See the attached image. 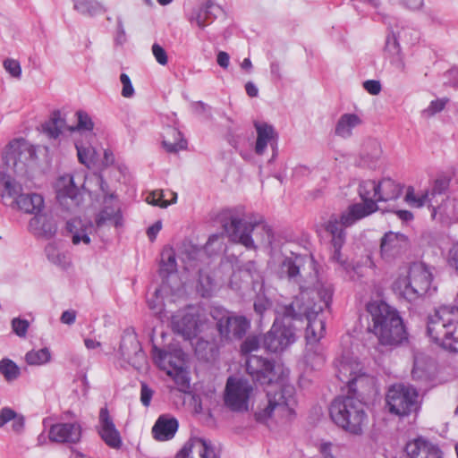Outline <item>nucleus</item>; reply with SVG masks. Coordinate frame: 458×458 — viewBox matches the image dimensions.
<instances>
[{
	"label": "nucleus",
	"instance_id": "nucleus-1",
	"mask_svg": "<svg viewBox=\"0 0 458 458\" xmlns=\"http://www.w3.org/2000/svg\"><path fill=\"white\" fill-rule=\"evenodd\" d=\"M300 289V297L291 304L283 306L276 318L284 325H293V321L306 318V338L310 343H317L326 333L322 313L330 307L333 290L318 281L312 287L301 285Z\"/></svg>",
	"mask_w": 458,
	"mask_h": 458
},
{
	"label": "nucleus",
	"instance_id": "nucleus-2",
	"mask_svg": "<svg viewBox=\"0 0 458 458\" xmlns=\"http://www.w3.org/2000/svg\"><path fill=\"white\" fill-rule=\"evenodd\" d=\"M370 317V332L381 346L393 350L409 342V334L399 310L383 300L370 301L366 305Z\"/></svg>",
	"mask_w": 458,
	"mask_h": 458
},
{
	"label": "nucleus",
	"instance_id": "nucleus-3",
	"mask_svg": "<svg viewBox=\"0 0 458 458\" xmlns=\"http://www.w3.org/2000/svg\"><path fill=\"white\" fill-rule=\"evenodd\" d=\"M220 222L231 242L240 243L245 248L256 249L252 232L255 228H261V242L272 246L275 242V234L272 227L265 223L262 216L251 214L246 219L242 218L233 209H227L221 213Z\"/></svg>",
	"mask_w": 458,
	"mask_h": 458
},
{
	"label": "nucleus",
	"instance_id": "nucleus-4",
	"mask_svg": "<svg viewBox=\"0 0 458 458\" xmlns=\"http://www.w3.org/2000/svg\"><path fill=\"white\" fill-rule=\"evenodd\" d=\"M365 406V402L357 396L339 395L329 406V416L332 421L345 432L361 436L369 420Z\"/></svg>",
	"mask_w": 458,
	"mask_h": 458
},
{
	"label": "nucleus",
	"instance_id": "nucleus-5",
	"mask_svg": "<svg viewBox=\"0 0 458 458\" xmlns=\"http://www.w3.org/2000/svg\"><path fill=\"white\" fill-rule=\"evenodd\" d=\"M427 335L431 342L452 353H458V306L442 305L428 315Z\"/></svg>",
	"mask_w": 458,
	"mask_h": 458
},
{
	"label": "nucleus",
	"instance_id": "nucleus-6",
	"mask_svg": "<svg viewBox=\"0 0 458 458\" xmlns=\"http://www.w3.org/2000/svg\"><path fill=\"white\" fill-rule=\"evenodd\" d=\"M432 274L422 263H412L406 276H399L393 283V290L409 301L425 295L430 289Z\"/></svg>",
	"mask_w": 458,
	"mask_h": 458
},
{
	"label": "nucleus",
	"instance_id": "nucleus-7",
	"mask_svg": "<svg viewBox=\"0 0 458 458\" xmlns=\"http://www.w3.org/2000/svg\"><path fill=\"white\" fill-rule=\"evenodd\" d=\"M267 405L266 408L255 412V420L259 422L266 421L276 411L281 417H289L294 414L296 405L295 389L291 385H284L274 391L267 393Z\"/></svg>",
	"mask_w": 458,
	"mask_h": 458
},
{
	"label": "nucleus",
	"instance_id": "nucleus-8",
	"mask_svg": "<svg viewBox=\"0 0 458 458\" xmlns=\"http://www.w3.org/2000/svg\"><path fill=\"white\" fill-rule=\"evenodd\" d=\"M389 412L399 417L416 413L420 406L419 393L411 385L394 384L389 387L386 395Z\"/></svg>",
	"mask_w": 458,
	"mask_h": 458
},
{
	"label": "nucleus",
	"instance_id": "nucleus-9",
	"mask_svg": "<svg viewBox=\"0 0 458 458\" xmlns=\"http://www.w3.org/2000/svg\"><path fill=\"white\" fill-rule=\"evenodd\" d=\"M297 340L294 325L279 323L276 318L270 329L262 335L263 348L272 353H282Z\"/></svg>",
	"mask_w": 458,
	"mask_h": 458
},
{
	"label": "nucleus",
	"instance_id": "nucleus-10",
	"mask_svg": "<svg viewBox=\"0 0 458 458\" xmlns=\"http://www.w3.org/2000/svg\"><path fill=\"white\" fill-rule=\"evenodd\" d=\"M36 156V149L24 139H14L9 142L3 155L7 169L15 174L26 171V161Z\"/></svg>",
	"mask_w": 458,
	"mask_h": 458
},
{
	"label": "nucleus",
	"instance_id": "nucleus-11",
	"mask_svg": "<svg viewBox=\"0 0 458 458\" xmlns=\"http://www.w3.org/2000/svg\"><path fill=\"white\" fill-rule=\"evenodd\" d=\"M252 386L246 379H227L225 393V403L233 411L242 412L248 411L250 394Z\"/></svg>",
	"mask_w": 458,
	"mask_h": 458
},
{
	"label": "nucleus",
	"instance_id": "nucleus-12",
	"mask_svg": "<svg viewBox=\"0 0 458 458\" xmlns=\"http://www.w3.org/2000/svg\"><path fill=\"white\" fill-rule=\"evenodd\" d=\"M246 372L252 381L261 386H268L277 379L274 360L251 354L245 360Z\"/></svg>",
	"mask_w": 458,
	"mask_h": 458
},
{
	"label": "nucleus",
	"instance_id": "nucleus-13",
	"mask_svg": "<svg viewBox=\"0 0 458 458\" xmlns=\"http://www.w3.org/2000/svg\"><path fill=\"white\" fill-rule=\"evenodd\" d=\"M213 318L216 320V329L225 339H242L250 327V322L244 316H233L229 311L216 310Z\"/></svg>",
	"mask_w": 458,
	"mask_h": 458
},
{
	"label": "nucleus",
	"instance_id": "nucleus-14",
	"mask_svg": "<svg viewBox=\"0 0 458 458\" xmlns=\"http://www.w3.org/2000/svg\"><path fill=\"white\" fill-rule=\"evenodd\" d=\"M119 353L125 361L134 368H140L145 360V353L133 327H127L123 330Z\"/></svg>",
	"mask_w": 458,
	"mask_h": 458
},
{
	"label": "nucleus",
	"instance_id": "nucleus-15",
	"mask_svg": "<svg viewBox=\"0 0 458 458\" xmlns=\"http://www.w3.org/2000/svg\"><path fill=\"white\" fill-rule=\"evenodd\" d=\"M306 265H309V267L315 271L313 257L291 252L290 256L284 257L281 261L278 276L281 279L286 278L289 281L301 284V271L305 270Z\"/></svg>",
	"mask_w": 458,
	"mask_h": 458
},
{
	"label": "nucleus",
	"instance_id": "nucleus-16",
	"mask_svg": "<svg viewBox=\"0 0 458 458\" xmlns=\"http://www.w3.org/2000/svg\"><path fill=\"white\" fill-rule=\"evenodd\" d=\"M409 247L408 237L401 233L386 232L380 240V257L391 263L405 255Z\"/></svg>",
	"mask_w": 458,
	"mask_h": 458
},
{
	"label": "nucleus",
	"instance_id": "nucleus-17",
	"mask_svg": "<svg viewBox=\"0 0 458 458\" xmlns=\"http://www.w3.org/2000/svg\"><path fill=\"white\" fill-rule=\"evenodd\" d=\"M443 451L430 440L418 437L406 443L400 458H443Z\"/></svg>",
	"mask_w": 458,
	"mask_h": 458
},
{
	"label": "nucleus",
	"instance_id": "nucleus-18",
	"mask_svg": "<svg viewBox=\"0 0 458 458\" xmlns=\"http://www.w3.org/2000/svg\"><path fill=\"white\" fill-rule=\"evenodd\" d=\"M254 127L257 131V140L255 144V153L257 155H263L267 144L272 148V157L269 162L276 158L278 155V134L274 127L267 123H254Z\"/></svg>",
	"mask_w": 458,
	"mask_h": 458
},
{
	"label": "nucleus",
	"instance_id": "nucleus-19",
	"mask_svg": "<svg viewBox=\"0 0 458 458\" xmlns=\"http://www.w3.org/2000/svg\"><path fill=\"white\" fill-rule=\"evenodd\" d=\"M174 458H218L209 441L201 437L190 438Z\"/></svg>",
	"mask_w": 458,
	"mask_h": 458
},
{
	"label": "nucleus",
	"instance_id": "nucleus-20",
	"mask_svg": "<svg viewBox=\"0 0 458 458\" xmlns=\"http://www.w3.org/2000/svg\"><path fill=\"white\" fill-rule=\"evenodd\" d=\"M99 428L98 434L102 440L111 448L119 449L122 446V438L119 431L109 414L106 406L102 407L99 411Z\"/></svg>",
	"mask_w": 458,
	"mask_h": 458
},
{
	"label": "nucleus",
	"instance_id": "nucleus-21",
	"mask_svg": "<svg viewBox=\"0 0 458 458\" xmlns=\"http://www.w3.org/2000/svg\"><path fill=\"white\" fill-rule=\"evenodd\" d=\"M56 199L61 205L78 207L82 199L80 189L75 185L73 176L60 177L56 185Z\"/></svg>",
	"mask_w": 458,
	"mask_h": 458
},
{
	"label": "nucleus",
	"instance_id": "nucleus-22",
	"mask_svg": "<svg viewBox=\"0 0 458 458\" xmlns=\"http://www.w3.org/2000/svg\"><path fill=\"white\" fill-rule=\"evenodd\" d=\"M48 437L55 443L76 444L81 437V427L79 423H56L51 426Z\"/></svg>",
	"mask_w": 458,
	"mask_h": 458
},
{
	"label": "nucleus",
	"instance_id": "nucleus-23",
	"mask_svg": "<svg viewBox=\"0 0 458 458\" xmlns=\"http://www.w3.org/2000/svg\"><path fill=\"white\" fill-rule=\"evenodd\" d=\"M153 356L157 365L166 373L168 370H180L183 369L184 359L183 352L181 349H174L173 351H165L153 346Z\"/></svg>",
	"mask_w": 458,
	"mask_h": 458
},
{
	"label": "nucleus",
	"instance_id": "nucleus-24",
	"mask_svg": "<svg viewBox=\"0 0 458 458\" xmlns=\"http://www.w3.org/2000/svg\"><path fill=\"white\" fill-rule=\"evenodd\" d=\"M378 207L377 204H375V201L352 204L341 214L342 223L345 226H352L358 221L375 213Z\"/></svg>",
	"mask_w": 458,
	"mask_h": 458
},
{
	"label": "nucleus",
	"instance_id": "nucleus-25",
	"mask_svg": "<svg viewBox=\"0 0 458 458\" xmlns=\"http://www.w3.org/2000/svg\"><path fill=\"white\" fill-rule=\"evenodd\" d=\"M178 428L179 422L176 418L169 414H162L152 428V435L156 440L168 441L174 438Z\"/></svg>",
	"mask_w": 458,
	"mask_h": 458
},
{
	"label": "nucleus",
	"instance_id": "nucleus-26",
	"mask_svg": "<svg viewBox=\"0 0 458 458\" xmlns=\"http://www.w3.org/2000/svg\"><path fill=\"white\" fill-rule=\"evenodd\" d=\"M199 319L197 316L191 313L175 315L172 318L173 328L179 335L186 339H192L197 336L199 332Z\"/></svg>",
	"mask_w": 458,
	"mask_h": 458
},
{
	"label": "nucleus",
	"instance_id": "nucleus-27",
	"mask_svg": "<svg viewBox=\"0 0 458 458\" xmlns=\"http://www.w3.org/2000/svg\"><path fill=\"white\" fill-rule=\"evenodd\" d=\"M258 277L259 271L256 267V263L254 261H248L233 272L229 285L232 289L238 291L242 288L243 284H253L257 281Z\"/></svg>",
	"mask_w": 458,
	"mask_h": 458
},
{
	"label": "nucleus",
	"instance_id": "nucleus-28",
	"mask_svg": "<svg viewBox=\"0 0 458 458\" xmlns=\"http://www.w3.org/2000/svg\"><path fill=\"white\" fill-rule=\"evenodd\" d=\"M220 13H222L221 7L212 1L208 0L192 13L189 21L191 24L196 23L199 29L203 30L211 24Z\"/></svg>",
	"mask_w": 458,
	"mask_h": 458
},
{
	"label": "nucleus",
	"instance_id": "nucleus-29",
	"mask_svg": "<svg viewBox=\"0 0 458 458\" xmlns=\"http://www.w3.org/2000/svg\"><path fill=\"white\" fill-rule=\"evenodd\" d=\"M384 55L396 69L401 72L404 71V56L399 40L394 32H390L386 36Z\"/></svg>",
	"mask_w": 458,
	"mask_h": 458
},
{
	"label": "nucleus",
	"instance_id": "nucleus-30",
	"mask_svg": "<svg viewBox=\"0 0 458 458\" xmlns=\"http://www.w3.org/2000/svg\"><path fill=\"white\" fill-rule=\"evenodd\" d=\"M363 365L356 359L343 357L335 361L337 378L348 386L352 379L361 369Z\"/></svg>",
	"mask_w": 458,
	"mask_h": 458
},
{
	"label": "nucleus",
	"instance_id": "nucleus-31",
	"mask_svg": "<svg viewBox=\"0 0 458 458\" xmlns=\"http://www.w3.org/2000/svg\"><path fill=\"white\" fill-rule=\"evenodd\" d=\"M374 384V378L364 371L362 367L360 371L354 376L349 384L346 394L357 396L361 401L364 400L365 395L370 392Z\"/></svg>",
	"mask_w": 458,
	"mask_h": 458
},
{
	"label": "nucleus",
	"instance_id": "nucleus-32",
	"mask_svg": "<svg viewBox=\"0 0 458 458\" xmlns=\"http://www.w3.org/2000/svg\"><path fill=\"white\" fill-rule=\"evenodd\" d=\"M403 187L391 178H383L377 182V201L387 202L397 199L402 195Z\"/></svg>",
	"mask_w": 458,
	"mask_h": 458
},
{
	"label": "nucleus",
	"instance_id": "nucleus-33",
	"mask_svg": "<svg viewBox=\"0 0 458 458\" xmlns=\"http://www.w3.org/2000/svg\"><path fill=\"white\" fill-rule=\"evenodd\" d=\"M158 273L164 284L167 283L170 276L177 273L176 254L172 247L163 249Z\"/></svg>",
	"mask_w": 458,
	"mask_h": 458
},
{
	"label": "nucleus",
	"instance_id": "nucleus-34",
	"mask_svg": "<svg viewBox=\"0 0 458 458\" xmlns=\"http://www.w3.org/2000/svg\"><path fill=\"white\" fill-rule=\"evenodd\" d=\"M323 228L331 236L330 243L346 242L345 228L348 226L344 225L342 223V216L336 214H332L329 218L322 225Z\"/></svg>",
	"mask_w": 458,
	"mask_h": 458
},
{
	"label": "nucleus",
	"instance_id": "nucleus-35",
	"mask_svg": "<svg viewBox=\"0 0 458 458\" xmlns=\"http://www.w3.org/2000/svg\"><path fill=\"white\" fill-rule=\"evenodd\" d=\"M15 201L21 210L36 216L38 215L44 206L43 197L37 193L19 194Z\"/></svg>",
	"mask_w": 458,
	"mask_h": 458
},
{
	"label": "nucleus",
	"instance_id": "nucleus-36",
	"mask_svg": "<svg viewBox=\"0 0 458 458\" xmlns=\"http://www.w3.org/2000/svg\"><path fill=\"white\" fill-rule=\"evenodd\" d=\"M73 9L84 16L94 17L106 12L105 5L98 0H72Z\"/></svg>",
	"mask_w": 458,
	"mask_h": 458
},
{
	"label": "nucleus",
	"instance_id": "nucleus-37",
	"mask_svg": "<svg viewBox=\"0 0 458 458\" xmlns=\"http://www.w3.org/2000/svg\"><path fill=\"white\" fill-rule=\"evenodd\" d=\"M360 123L361 120L356 114H344L336 123L335 133L344 139L349 138L352 129Z\"/></svg>",
	"mask_w": 458,
	"mask_h": 458
},
{
	"label": "nucleus",
	"instance_id": "nucleus-38",
	"mask_svg": "<svg viewBox=\"0 0 458 458\" xmlns=\"http://www.w3.org/2000/svg\"><path fill=\"white\" fill-rule=\"evenodd\" d=\"M65 128V120L59 110H55L48 121L42 124L43 132L51 139H57Z\"/></svg>",
	"mask_w": 458,
	"mask_h": 458
},
{
	"label": "nucleus",
	"instance_id": "nucleus-39",
	"mask_svg": "<svg viewBox=\"0 0 458 458\" xmlns=\"http://www.w3.org/2000/svg\"><path fill=\"white\" fill-rule=\"evenodd\" d=\"M66 229L72 234V242L77 245L81 242L85 244L90 243V237L86 233L81 219H72L66 223Z\"/></svg>",
	"mask_w": 458,
	"mask_h": 458
},
{
	"label": "nucleus",
	"instance_id": "nucleus-40",
	"mask_svg": "<svg viewBox=\"0 0 458 458\" xmlns=\"http://www.w3.org/2000/svg\"><path fill=\"white\" fill-rule=\"evenodd\" d=\"M167 134L174 138V142L165 139L162 140V145L165 149L169 153H176L179 150L187 148V140L182 137V133L176 128H168Z\"/></svg>",
	"mask_w": 458,
	"mask_h": 458
},
{
	"label": "nucleus",
	"instance_id": "nucleus-41",
	"mask_svg": "<svg viewBox=\"0 0 458 458\" xmlns=\"http://www.w3.org/2000/svg\"><path fill=\"white\" fill-rule=\"evenodd\" d=\"M358 193L362 202L369 203V201H375L377 204V182L373 180L362 181L359 184Z\"/></svg>",
	"mask_w": 458,
	"mask_h": 458
},
{
	"label": "nucleus",
	"instance_id": "nucleus-42",
	"mask_svg": "<svg viewBox=\"0 0 458 458\" xmlns=\"http://www.w3.org/2000/svg\"><path fill=\"white\" fill-rule=\"evenodd\" d=\"M30 225H40L41 234L47 239L52 238L57 231V226L55 221L47 216H35L30 220Z\"/></svg>",
	"mask_w": 458,
	"mask_h": 458
},
{
	"label": "nucleus",
	"instance_id": "nucleus-43",
	"mask_svg": "<svg viewBox=\"0 0 458 458\" xmlns=\"http://www.w3.org/2000/svg\"><path fill=\"white\" fill-rule=\"evenodd\" d=\"M25 360L29 365H43L50 361L51 352L47 347L38 351L31 350L26 353Z\"/></svg>",
	"mask_w": 458,
	"mask_h": 458
},
{
	"label": "nucleus",
	"instance_id": "nucleus-44",
	"mask_svg": "<svg viewBox=\"0 0 458 458\" xmlns=\"http://www.w3.org/2000/svg\"><path fill=\"white\" fill-rule=\"evenodd\" d=\"M0 373L7 381H13L19 377L21 371L14 361L4 358L0 360Z\"/></svg>",
	"mask_w": 458,
	"mask_h": 458
},
{
	"label": "nucleus",
	"instance_id": "nucleus-45",
	"mask_svg": "<svg viewBox=\"0 0 458 458\" xmlns=\"http://www.w3.org/2000/svg\"><path fill=\"white\" fill-rule=\"evenodd\" d=\"M75 147L79 161L87 167H90L97 159V151L92 147L86 148L79 143H76Z\"/></svg>",
	"mask_w": 458,
	"mask_h": 458
},
{
	"label": "nucleus",
	"instance_id": "nucleus-46",
	"mask_svg": "<svg viewBox=\"0 0 458 458\" xmlns=\"http://www.w3.org/2000/svg\"><path fill=\"white\" fill-rule=\"evenodd\" d=\"M167 375L174 379L175 385L177 386V389L180 392L187 393L189 391L190 379L183 369L175 370L174 372H173V370H168Z\"/></svg>",
	"mask_w": 458,
	"mask_h": 458
},
{
	"label": "nucleus",
	"instance_id": "nucleus-47",
	"mask_svg": "<svg viewBox=\"0 0 458 458\" xmlns=\"http://www.w3.org/2000/svg\"><path fill=\"white\" fill-rule=\"evenodd\" d=\"M332 247V255L331 259L338 264L341 265V267L349 272L351 269L354 270V267L352 266L350 263H348L346 260L343 259L342 255V249L344 246L345 242H337L336 243H330Z\"/></svg>",
	"mask_w": 458,
	"mask_h": 458
},
{
	"label": "nucleus",
	"instance_id": "nucleus-48",
	"mask_svg": "<svg viewBox=\"0 0 458 458\" xmlns=\"http://www.w3.org/2000/svg\"><path fill=\"white\" fill-rule=\"evenodd\" d=\"M0 183H3L7 194L10 197H16L21 194V185L16 182L9 175L0 173Z\"/></svg>",
	"mask_w": 458,
	"mask_h": 458
},
{
	"label": "nucleus",
	"instance_id": "nucleus-49",
	"mask_svg": "<svg viewBox=\"0 0 458 458\" xmlns=\"http://www.w3.org/2000/svg\"><path fill=\"white\" fill-rule=\"evenodd\" d=\"M262 344V336L249 335L241 344V352L245 355H251L250 352L257 351Z\"/></svg>",
	"mask_w": 458,
	"mask_h": 458
},
{
	"label": "nucleus",
	"instance_id": "nucleus-50",
	"mask_svg": "<svg viewBox=\"0 0 458 458\" xmlns=\"http://www.w3.org/2000/svg\"><path fill=\"white\" fill-rule=\"evenodd\" d=\"M428 199V193L422 194L420 197L415 195V191L412 186H409L406 191L404 197L405 202H407L412 208H421L425 205Z\"/></svg>",
	"mask_w": 458,
	"mask_h": 458
},
{
	"label": "nucleus",
	"instance_id": "nucleus-51",
	"mask_svg": "<svg viewBox=\"0 0 458 458\" xmlns=\"http://www.w3.org/2000/svg\"><path fill=\"white\" fill-rule=\"evenodd\" d=\"M76 115L78 117V123L75 127L78 131H92L94 128V123L92 122L90 116L84 111H77ZM70 131H73V127L69 128Z\"/></svg>",
	"mask_w": 458,
	"mask_h": 458
},
{
	"label": "nucleus",
	"instance_id": "nucleus-52",
	"mask_svg": "<svg viewBox=\"0 0 458 458\" xmlns=\"http://www.w3.org/2000/svg\"><path fill=\"white\" fill-rule=\"evenodd\" d=\"M449 99L446 98L432 100L429 106L422 111V114L430 117L440 113L445 107Z\"/></svg>",
	"mask_w": 458,
	"mask_h": 458
},
{
	"label": "nucleus",
	"instance_id": "nucleus-53",
	"mask_svg": "<svg viewBox=\"0 0 458 458\" xmlns=\"http://www.w3.org/2000/svg\"><path fill=\"white\" fill-rule=\"evenodd\" d=\"M30 327V323L27 319H21L14 318L12 320L13 332L19 337H25Z\"/></svg>",
	"mask_w": 458,
	"mask_h": 458
},
{
	"label": "nucleus",
	"instance_id": "nucleus-54",
	"mask_svg": "<svg viewBox=\"0 0 458 458\" xmlns=\"http://www.w3.org/2000/svg\"><path fill=\"white\" fill-rule=\"evenodd\" d=\"M272 306L271 301L265 296L258 295L253 303L255 312L262 318L265 312Z\"/></svg>",
	"mask_w": 458,
	"mask_h": 458
},
{
	"label": "nucleus",
	"instance_id": "nucleus-55",
	"mask_svg": "<svg viewBox=\"0 0 458 458\" xmlns=\"http://www.w3.org/2000/svg\"><path fill=\"white\" fill-rule=\"evenodd\" d=\"M4 68L5 71L10 73L13 78H21V67L20 63L17 60L7 58L4 61Z\"/></svg>",
	"mask_w": 458,
	"mask_h": 458
},
{
	"label": "nucleus",
	"instance_id": "nucleus-56",
	"mask_svg": "<svg viewBox=\"0 0 458 458\" xmlns=\"http://www.w3.org/2000/svg\"><path fill=\"white\" fill-rule=\"evenodd\" d=\"M450 182H451V180L447 176H441V177L437 178L434 182V185L432 188V194L433 195H437V194L440 195V194L445 193L449 188Z\"/></svg>",
	"mask_w": 458,
	"mask_h": 458
},
{
	"label": "nucleus",
	"instance_id": "nucleus-57",
	"mask_svg": "<svg viewBox=\"0 0 458 458\" xmlns=\"http://www.w3.org/2000/svg\"><path fill=\"white\" fill-rule=\"evenodd\" d=\"M115 211L110 207H105L97 215L95 222L98 227L103 226L106 221H111Z\"/></svg>",
	"mask_w": 458,
	"mask_h": 458
},
{
	"label": "nucleus",
	"instance_id": "nucleus-58",
	"mask_svg": "<svg viewBox=\"0 0 458 458\" xmlns=\"http://www.w3.org/2000/svg\"><path fill=\"white\" fill-rule=\"evenodd\" d=\"M153 395L154 390L146 382H140V402L143 406L148 407L150 405Z\"/></svg>",
	"mask_w": 458,
	"mask_h": 458
},
{
	"label": "nucleus",
	"instance_id": "nucleus-59",
	"mask_svg": "<svg viewBox=\"0 0 458 458\" xmlns=\"http://www.w3.org/2000/svg\"><path fill=\"white\" fill-rule=\"evenodd\" d=\"M120 81L123 84L122 96L123 98H131L134 95V88L130 77L126 73L120 75Z\"/></svg>",
	"mask_w": 458,
	"mask_h": 458
},
{
	"label": "nucleus",
	"instance_id": "nucleus-60",
	"mask_svg": "<svg viewBox=\"0 0 458 458\" xmlns=\"http://www.w3.org/2000/svg\"><path fill=\"white\" fill-rule=\"evenodd\" d=\"M152 54L157 62L161 65H165L168 63V57L165 50L157 43H154L151 47Z\"/></svg>",
	"mask_w": 458,
	"mask_h": 458
},
{
	"label": "nucleus",
	"instance_id": "nucleus-61",
	"mask_svg": "<svg viewBox=\"0 0 458 458\" xmlns=\"http://www.w3.org/2000/svg\"><path fill=\"white\" fill-rule=\"evenodd\" d=\"M447 262L458 274V242L453 243L449 249Z\"/></svg>",
	"mask_w": 458,
	"mask_h": 458
},
{
	"label": "nucleus",
	"instance_id": "nucleus-62",
	"mask_svg": "<svg viewBox=\"0 0 458 458\" xmlns=\"http://www.w3.org/2000/svg\"><path fill=\"white\" fill-rule=\"evenodd\" d=\"M18 413L9 407H4L0 410V428H3L9 421L13 420Z\"/></svg>",
	"mask_w": 458,
	"mask_h": 458
},
{
	"label": "nucleus",
	"instance_id": "nucleus-63",
	"mask_svg": "<svg viewBox=\"0 0 458 458\" xmlns=\"http://www.w3.org/2000/svg\"><path fill=\"white\" fill-rule=\"evenodd\" d=\"M364 89L371 95H377L381 91V83L379 81L368 80L363 82Z\"/></svg>",
	"mask_w": 458,
	"mask_h": 458
},
{
	"label": "nucleus",
	"instance_id": "nucleus-64",
	"mask_svg": "<svg viewBox=\"0 0 458 458\" xmlns=\"http://www.w3.org/2000/svg\"><path fill=\"white\" fill-rule=\"evenodd\" d=\"M333 444L331 442H322L319 445L318 451L323 458H335L332 452Z\"/></svg>",
	"mask_w": 458,
	"mask_h": 458
}]
</instances>
